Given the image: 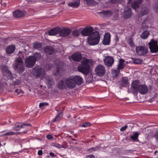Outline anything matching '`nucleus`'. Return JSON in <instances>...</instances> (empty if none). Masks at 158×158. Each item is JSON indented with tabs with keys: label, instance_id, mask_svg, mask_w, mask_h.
Listing matches in <instances>:
<instances>
[{
	"label": "nucleus",
	"instance_id": "27",
	"mask_svg": "<svg viewBox=\"0 0 158 158\" xmlns=\"http://www.w3.org/2000/svg\"><path fill=\"white\" fill-rule=\"evenodd\" d=\"M131 16V9L130 8H128L125 10L124 17L126 19L130 18Z\"/></svg>",
	"mask_w": 158,
	"mask_h": 158
},
{
	"label": "nucleus",
	"instance_id": "10",
	"mask_svg": "<svg viewBox=\"0 0 158 158\" xmlns=\"http://www.w3.org/2000/svg\"><path fill=\"white\" fill-rule=\"evenodd\" d=\"M140 85L139 80H135L132 82L131 84V89L133 94H137L138 89Z\"/></svg>",
	"mask_w": 158,
	"mask_h": 158
},
{
	"label": "nucleus",
	"instance_id": "60",
	"mask_svg": "<svg viewBox=\"0 0 158 158\" xmlns=\"http://www.w3.org/2000/svg\"><path fill=\"white\" fill-rule=\"evenodd\" d=\"M71 139H72V140L73 141L76 140V139L74 138H72Z\"/></svg>",
	"mask_w": 158,
	"mask_h": 158
},
{
	"label": "nucleus",
	"instance_id": "5",
	"mask_svg": "<svg viewBox=\"0 0 158 158\" xmlns=\"http://www.w3.org/2000/svg\"><path fill=\"white\" fill-rule=\"evenodd\" d=\"M157 41L152 39L148 43L149 48L151 53H157L158 52V45Z\"/></svg>",
	"mask_w": 158,
	"mask_h": 158
},
{
	"label": "nucleus",
	"instance_id": "23",
	"mask_svg": "<svg viewBox=\"0 0 158 158\" xmlns=\"http://www.w3.org/2000/svg\"><path fill=\"white\" fill-rule=\"evenodd\" d=\"M80 0H73L72 2L68 4V5L74 8H77L80 6Z\"/></svg>",
	"mask_w": 158,
	"mask_h": 158
},
{
	"label": "nucleus",
	"instance_id": "19",
	"mask_svg": "<svg viewBox=\"0 0 158 158\" xmlns=\"http://www.w3.org/2000/svg\"><path fill=\"white\" fill-rule=\"evenodd\" d=\"M44 52L47 55H51L54 52V49L51 46H46L44 48Z\"/></svg>",
	"mask_w": 158,
	"mask_h": 158
},
{
	"label": "nucleus",
	"instance_id": "29",
	"mask_svg": "<svg viewBox=\"0 0 158 158\" xmlns=\"http://www.w3.org/2000/svg\"><path fill=\"white\" fill-rule=\"evenodd\" d=\"M105 16L107 17H110L112 15L113 12L112 11L109 10L106 11L103 10L101 12Z\"/></svg>",
	"mask_w": 158,
	"mask_h": 158
},
{
	"label": "nucleus",
	"instance_id": "62",
	"mask_svg": "<svg viewBox=\"0 0 158 158\" xmlns=\"http://www.w3.org/2000/svg\"><path fill=\"white\" fill-rule=\"evenodd\" d=\"M1 146H2V145L1 144V143L0 142V147H1Z\"/></svg>",
	"mask_w": 158,
	"mask_h": 158
},
{
	"label": "nucleus",
	"instance_id": "53",
	"mask_svg": "<svg viewBox=\"0 0 158 158\" xmlns=\"http://www.w3.org/2000/svg\"><path fill=\"white\" fill-rule=\"evenodd\" d=\"M47 138L48 139H51L53 138V137L51 135L48 134L47 135Z\"/></svg>",
	"mask_w": 158,
	"mask_h": 158
},
{
	"label": "nucleus",
	"instance_id": "61",
	"mask_svg": "<svg viewBox=\"0 0 158 158\" xmlns=\"http://www.w3.org/2000/svg\"><path fill=\"white\" fill-rule=\"evenodd\" d=\"M70 132H71V133H72L74 132L73 131H70Z\"/></svg>",
	"mask_w": 158,
	"mask_h": 158
},
{
	"label": "nucleus",
	"instance_id": "46",
	"mask_svg": "<svg viewBox=\"0 0 158 158\" xmlns=\"http://www.w3.org/2000/svg\"><path fill=\"white\" fill-rule=\"evenodd\" d=\"M6 73V76L7 77H9L12 76V73L11 71H10L9 70H8L5 73Z\"/></svg>",
	"mask_w": 158,
	"mask_h": 158
},
{
	"label": "nucleus",
	"instance_id": "52",
	"mask_svg": "<svg viewBox=\"0 0 158 158\" xmlns=\"http://www.w3.org/2000/svg\"><path fill=\"white\" fill-rule=\"evenodd\" d=\"M49 155L52 157V158H53L55 157L56 156L53 153L51 152L49 153Z\"/></svg>",
	"mask_w": 158,
	"mask_h": 158
},
{
	"label": "nucleus",
	"instance_id": "51",
	"mask_svg": "<svg viewBox=\"0 0 158 158\" xmlns=\"http://www.w3.org/2000/svg\"><path fill=\"white\" fill-rule=\"evenodd\" d=\"M20 84V81L19 80H16L15 82V85H19Z\"/></svg>",
	"mask_w": 158,
	"mask_h": 158
},
{
	"label": "nucleus",
	"instance_id": "13",
	"mask_svg": "<svg viewBox=\"0 0 158 158\" xmlns=\"http://www.w3.org/2000/svg\"><path fill=\"white\" fill-rule=\"evenodd\" d=\"M94 31L93 27H86L81 31V33L84 36H90L92 35Z\"/></svg>",
	"mask_w": 158,
	"mask_h": 158
},
{
	"label": "nucleus",
	"instance_id": "24",
	"mask_svg": "<svg viewBox=\"0 0 158 158\" xmlns=\"http://www.w3.org/2000/svg\"><path fill=\"white\" fill-rule=\"evenodd\" d=\"M148 91V87L146 86L143 85H140L138 90V91L142 94L147 93Z\"/></svg>",
	"mask_w": 158,
	"mask_h": 158
},
{
	"label": "nucleus",
	"instance_id": "28",
	"mask_svg": "<svg viewBox=\"0 0 158 158\" xmlns=\"http://www.w3.org/2000/svg\"><path fill=\"white\" fill-rule=\"evenodd\" d=\"M128 84V81L127 77H123L121 79L120 83V85L121 86L123 87H127Z\"/></svg>",
	"mask_w": 158,
	"mask_h": 158
},
{
	"label": "nucleus",
	"instance_id": "12",
	"mask_svg": "<svg viewBox=\"0 0 158 158\" xmlns=\"http://www.w3.org/2000/svg\"><path fill=\"white\" fill-rule=\"evenodd\" d=\"M69 58L72 59L74 61L78 62L81 60L82 55L80 52H77L73 53Z\"/></svg>",
	"mask_w": 158,
	"mask_h": 158
},
{
	"label": "nucleus",
	"instance_id": "48",
	"mask_svg": "<svg viewBox=\"0 0 158 158\" xmlns=\"http://www.w3.org/2000/svg\"><path fill=\"white\" fill-rule=\"evenodd\" d=\"M55 146L58 148H65L64 147L63 145H60L59 144H56L55 145Z\"/></svg>",
	"mask_w": 158,
	"mask_h": 158
},
{
	"label": "nucleus",
	"instance_id": "36",
	"mask_svg": "<svg viewBox=\"0 0 158 158\" xmlns=\"http://www.w3.org/2000/svg\"><path fill=\"white\" fill-rule=\"evenodd\" d=\"M80 33V31L78 30H73L72 32V35L74 36H77L79 35Z\"/></svg>",
	"mask_w": 158,
	"mask_h": 158
},
{
	"label": "nucleus",
	"instance_id": "18",
	"mask_svg": "<svg viewBox=\"0 0 158 158\" xmlns=\"http://www.w3.org/2000/svg\"><path fill=\"white\" fill-rule=\"evenodd\" d=\"M26 12L25 10H15L13 12V15L15 18H19L25 16Z\"/></svg>",
	"mask_w": 158,
	"mask_h": 158
},
{
	"label": "nucleus",
	"instance_id": "42",
	"mask_svg": "<svg viewBox=\"0 0 158 158\" xmlns=\"http://www.w3.org/2000/svg\"><path fill=\"white\" fill-rule=\"evenodd\" d=\"M16 133L14 132H10L6 133L3 134L2 135H16Z\"/></svg>",
	"mask_w": 158,
	"mask_h": 158
},
{
	"label": "nucleus",
	"instance_id": "32",
	"mask_svg": "<svg viewBox=\"0 0 158 158\" xmlns=\"http://www.w3.org/2000/svg\"><path fill=\"white\" fill-rule=\"evenodd\" d=\"M63 116V112H60L56 116L55 118L53 120V122H55L56 121H59L62 118Z\"/></svg>",
	"mask_w": 158,
	"mask_h": 158
},
{
	"label": "nucleus",
	"instance_id": "43",
	"mask_svg": "<svg viewBox=\"0 0 158 158\" xmlns=\"http://www.w3.org/2000/svg\"><path fill=\"white\" fill-rule=\"evenodd\" d=\"M15 92L17 94V95L21 94L20 95V96L22 95L23 94V92L20 89H17L15 90Z\"/></svg>",
	"mask_w": 158,
	"mask_h": 158
},
{
	"label": "nucleus",
	"instance_id": "6",
	"mask_svg": "<svg viewBox=\"0 0 158 158\" xmlns=\"http://www.w3.org/2000/svg\"><path fill=\"white\" fill-rule=\"evenodd\" d=\"M135 50L137 54L139 56H144L148 52V48L146 46H137Z\"/></svg>",
	"mask_w": 158,
	"mask_h": 158
},
{
	"label": "nucleus",
	"instance_id": "14",
	"mask_svg": "<svg viewBox=\"0 0 158 158\" xmlns=\"http://www.w3.org/2000/svg\"><path fill=\"white\" fill-rule=\"evenodd\" d=\"M104 61L105 65L108 67H110L113 64L114 60L113 57L107 56L105 57Z\"/></svg>",
	"mask_w": 158,
	"mask_h": 158
},
{
	"label": "nucleus",
	"instance_id": "4",
	"mask_svg": "<svg viewBox=\"0 0 158 158\" xmlns=\"http://www.w3.org/2000/svg\"><path fill=\"white\" fill-rule=\"evenodd\" d=\"M34 74L37 77H40L41 79L46 77V74L44 69L41 67H38L33 69Z\"/></svg>",
	"mask_w": 158,
	"mask_h": 158
},
{
	"label": "nucleus",
	"instance_id": "2",
	"mask_svg": "<svg viewBox=\"0 0 158 158\" xmlns=\"http://www.w3.org/2000/svg\"><path fill=\"white\" fill-rule=\"evenodd\" d=\"M100 38L99 33L98 31H95L88 38V44L91 45L97 44Z\"/></svg>",
	"mask_w": 158,
	"mask_h": 158
},
{
	"label": "nucleus",
	"instance_id": "9",
	"mask_svg": "<svg viewBox=\"0 0 158 158\" xmlns=\"http://www.w3.org/2000/svg\"><path fill=\"white\" fill-rule=\"evenodd\" d=\"M31 125V124H25L24 123H15L13 127V130L14 131H19L21 128L27 129L28 126Z\"/></svg>",
	"mask_w": 158,
	"mask_h": 158
},
{
	"label": "nucleus",
	"instance_id": "44",
	"mask_svg": "<svg viewBox=\"0 0 158 158\" xmlns=\"http://www.w3.org/2000/svg\"><path fill=\"white\" fill-rule=\"evenodd\" d=\"M2 69L4 72L5 73L6 71H7L9 69H8V67L7 65H4L3 66Z\"/></svg>",
	"mask_w": 158,
	"mask_h": 158
},
{
	"label": "nucleus",
	"instance_id": "30",
	"mask_svg": "<svg viewBox=\"0 0 158 158\" xmlns=\"http://www.w3.org/2000/svg\"><path fill=\"white\" fill-rule=\"evenodd\" d=\"M41 43L38 42H35L33 44V47L34 49H38L42 47Z\"/></svg>",
	"mask_w": 158,
	"mask_h": 158
},
{
	"label": "nucleus",
	"instance_id": "17",
	"mask_svg": "<svg viewBox=\"0 0 158 158\" xmlns=\"http://www.w3.org/2000/svg\"><path fill=\"white\" fill-rule=\"evenodd\" d=\"M70 33L71 30L69 28L61 29L60 28L59 33L61 36L62 37H64L69 35Z\"/></svg>",
	"mask_w": 158,
	"mask_h": 158
},
{
	"label": "nucleus",
	"instance_id": "21",
	"mask_svg": "<svg viewBox=\"0 0 158 158\" xmlns=\"http://www.w3.org/2000/svg\"><path fill=\"white\" fill-rule=\"evenodd\" d=\"M110 35L109 33L105 34L103 40V44L105 45L109 44L110 42Z\"/></svg>",
	"mask_w": 158,
	"mask_h": 158
},
{
	"label": "nucleus",
	"instance_id": "57",
	"mask_svg": "<svg viewBox=\"0 0 158 158\" xmlns=\"http://www.w3.org/2000/svg\"><path fill=\"white\" fill-rule=\"evenodd\" d=\"M94 151H98L100 149V147L99 146H97L95 147H94Z\"/></svg>",
	"mask_w": 158,
	"mask_h": 158
},
{
	"label": "nucleus",
	"instance_id": "34",
	"mask_svg": "<svg viewBox=\"0 0 158 158\" xmlns=\"http://www.w3.org/2000/svg\"><path fill=\"white\" fill-rule=\"evenodd\" d=\"M46 81L48 87L49 88L51 87L53 83V81H52V79L49 77H47L46 79Z\"/></svg>",
	"mask_w": 158,
	"mask_h": 158
},
{
	"label": "nucleus",
	"instance_id": "15",
	"mask_svg": "<svg viewBox=\"0 0 158 158\" xmlns=\"http://www.w3.org/2000/svg\"><path fill=\"white\" fill-rule=\"evenodd\" d=\"M125 60L121 59L119 60L118 64V65L117 69L115 70L116 73L115 76H117L118 75L120 72V70L124 68L125 66V64L123 63Z\"/></svg>",
	"mask_w": 158,
	"mask_h": 158
},
{
	"label": "nucleus",
	"instance_id": "33",
	"mask_svg": "<svg viewBox=\"0 0 158 158\" xmlns=\"http://www.w3.org/2000/svg\"><path fill=\"white\" fill-rule=\"evenodd\" d=\"M149 32L147 31H144L141 35V37L143 39H147L149 35Z\"/></svg>",
	"mask_w": 158,
	"mask_h": 158
},
{
	"label": "nucleus",
	"instance_id": "58",
	"mask_svg": "<svg viewBox=\"0 0 158 158\" xmlns=\"http://www.w3.org/2000/svg\"><path fill=\"white\" fill-rule=\"evenodd\" d=\"M148 13L147 10H144L142 12V14L143 15H146Z\"/></svg>",
	"mask_w": 158,
	"mask_h": 158
},
{
	"label": "nucleus",
	"instance_id": "35",
	"mask_svg": "<svg viewBox=\"0 0 158 158\" xmlns=\"http://www.w3.org/2000/svg\"><path fill=\"white\" fill-rule=\"evenodd\" d=\"M139 135V134L137 132H134L133 135L131 136L130 138L131 139L135 140L138 139Z\"/></svg>",
	"mask_w": 158,
	"mask_h": 158
},
{
	"label": "nucleus",
	"instance_id": "31",
	"mask_svg": "<svg viewBox=\"0 0 158 158\" xmlns=\"http://www.w3.org/2000/svg\"><path fill=\"white\" fill-rule=\"evenodd\" d=\"M31 56L33 57V58L35 59L36 61L37 60H40L41 57L40 53L37 52L35 53L34 55Z\"/></svg>",
	"mask_w": 158,
	"mask_h": 158
},
{
	"label": "nucleus",
	"instance_id": "49",
	"mask_svg": "<svg viewBox=\"0 0 158 158\" xmlns=\"http://www.w3.org/2000/svg\"><path fill=\"white\" fill-rule=\"evenodd\" d=\"M127 127L128 126L127 125H126L122 127L120 129V131H125Z\"/></svg>",
	"mask_w": 158,
	"mask_h": 158
},
{
	"label": "nucleus",
	"instance_id": "7",
	"mask_svg": "<svg viewBox=\"0 0 158 158\" xmlns=\"http://www.w3.org/2000/svg\"><path fill=\"white\" fill-rule=\"evenodd\" d=\"M31 56H29L25 60L26 66L28 68H32L35 65L36 61Z\"/></svg>",
	"mask_w": 158,
	"mask_h": 158
},
{
	"label": "nucleus",
	"instance_id": "55",
	"mask_svg": "<svg viewBox=\"0 0 158 158\" xmlns=\"http://www.w3.org/2000/svg\"><path fill=\"white\" fill-rule=\"evenodd\" d=\"M38 154L39 156H41L43 154V151L42 150H39L38 151Z\"/></svg>",
	"mask_w": 158,
	"mask_h": 158
},
{
	"label": "nucleus",
	"instance_id": "54",
	"mask_svg": "<svg viewBox=\"0 0 158 158\" xmlns=\"http://www.w3.org/2000/svg\"><path fill=\"white\" fill-rule=\"evenodd\" d=\"M86 157H89L90 158H95V156L93 154L88 155Z\"/></svg>",
	"mask_w": 158,
	"mask_h": 158
},
{
	"label": "nucleus",
	"instance_id": "45",
	"mask_svg": "<svg viewBox=\"0 0 158 158\" xmlns=\"http://www.w3.org/2000/svg\"><path fill=\"white\" fill-rule=\"evenodd\" d=\"M86 3L89 5H92L94 3L93 0H85Z\"/></svg>",
	"mask_w": 158,
	"mask_h": 158
},
{
	"label": "nucleus",
	"instance_id": "47",
	"mask_svg": "<svg viewBox=\"0 0 158 158\" xmlns=\"http://www.w3.org/2000/svg\"><path fill=\"white\" fill-rule=\"evenodd\" d=\"M120 0H110V2L112 4L118 3H119Z\"/></svg>",
	"mask_w": 158,
	"mask_h": 158
},
{
	"label": "nucleus",
	"instance_id": "20",
	"mask_svg": "<svg viewBox=\"0 0 158 158\" xmlns=\"http://www.w3.org/2000/svg\"><path fill=\"white\" fill-rule=\"evenodd\" d=\"M60 27H56L51 29L48 32V35H55L59 34Z\"/></svg>",
	"mask_w": 158,
	"mask_h": 158
},
{
	"label": "nucleus",
	"instance_id": "1",
	"mask_svg": "<svg viewBox=\"0 0 158 158\" xmlns=\"http://www.w3.org/2000/svg\"><path fill=\"white\" fill-rule=\"evenodd\" d=\"M85 59L81 63L78 68L77 70L79 72H81L84 74H87L89 72L90 66L89 64L91 62L92 60L83 58Z\"/></svg>",
	"mask_w": 158,
	"mask_h": 158
},
{
	"label": "nucleus",
	"instance_id": "63",
	"mask_svg": "<svg viewBox=\"0 0 158 158\" xmlns=\"http://www.w3.org/2000/svg\"><path fill=\"white\" fill-rule=\"evenodd\" d=\"M27 132V131H24V132H24V133H26V132Z\"/></svg>",
	"mask_w": 158,
	"mask_h": 158
},
{
	"label": "nucleus",
	"instance_id": "56",
	"mask_svg": "<svg viewBox=\"0 0 158 158\" xmlns=\"http://www.w3.org/2000/svg\"><path fill=\"white\" fill-rule=\"evenodd\" d=\"M155 137L158 142V131L156 132Z\"/></svg>",
	"mask_w": 158,
	"mask_h": 158
},
{
	"label": "nucleus",
	"instance_id": "39",
	"mask_svg": "<svg viewBox=\"0 0 158 158\" xmlns=\"http://www.w3.org/2000/svg\"><path fill=\"white\" fill-rule=\"evenodd\" d=\"M91 125V124L89 122H87L84 123L81 126V127H90Z\"/></svg>",
	"mask_w": 158,
	"mask_h": 158
},
{
	"label": "nucleus",
	"instance_id": "41",
	"mask_svg": "<svg viewBox=\"0 0 158 158\" xmlns=\"http://www.w3.org/2000/svg\"><path fill=\"white\" fill-rule=\"evenodd\" d=\"M48 105V103L47 102H44L41 103L39 104V107L41 108H43L44 106H47Z\"/></svg>",
	"mask_w": 158,
	"mask_h": 158
},
{
	"label": "nucleus",
	"instance_id": "8",
	"mask_svg": "<svg viewBox=\"0 0 158 158\" xmlns=\"http://www.w3.org/2000/svg\"><path fill=\"white\" fill-rule=\"evenodd\" d=\"M95 72L97 75L101 77L103 76L106 72L105 67L101 64L98 65L95 69Z\"/></svg>",
	"mask_w": 158,
	"mask_h": 158
},
{
	"label": "nucleus",
	"instance_id": "11",
	"mask_svg": "<svg viewBox=\"0 0 158 158\" xmlns=\"http://www.w3.org/2000/svg\"><path fill=\"white\" fill-rule=\"evenodd\" d=\"M68 88L73 89L76 86L73 76H71L65 79Z\"/></svg>",
	"mask_w": 158,
	"mask_h": 158
},
{
	"label": "nucleus",
	"instance_id": "26",
	"mask_svg": "<svg viewBox=\"0 0 158 158\" xmlns=\"http://www.w3.org/2000/svg\"><path fill=\"white\" fill-rule=\"evenodd\" d=\"M15 49V47L14 45H11L7 48L6 52L7 54H11L14 52Z\"/></svg>",
	"mask_w": 158,
	"mask_h": 158
},
{
	"label": "nucleus",
	"instance_id": "3",
	"mask_svg": "<svg viewBox=\"0 0 158 158\" xmlns=\"http://www.w3.org/2000/svg\"><path fill=\"white\" fill-rule=\"evenodd\" d=\"M15 62V64L14 65L15 71L19 73H22L25 70V66L22 59L20 57L17 58Z\"/></svg>",
	"mask_w": 158,
	"mask_h": 158
},
{
	"label": "nucleus",
	"instance_id": "38",
	"mask_svg": "<svg viewBox=\"0 0 158 158\" xmlns=\"http://www.w3.org/2000/svg\"><path fill=\"white\" fill-rule=\"evenodd\" d=\"M128 44L131 47H133L135 45V43L133 40L131 38H129L128 40Z\"/></svg>",
	"mask_w": 158,
	"mask_h": 158
},
{
	"label": "nucleus",
	"instance_id": "40",
	"mask_svg": "<svg viewBox=\"0 0 158 158\" xmlns=\"http://www.w3.org/2000/svg\"><path fill=\"white\" fill-rule=\"evenodd\" d=\"M133 60L134 63L136 64H140L142 62V60L141 59L137 58H133Z\"/></svg>",
	"mask_w": 158,
	"mask_h": 158
},
{
	"label": "nucleus",
	"instance_id": "50",
	"mask_svg": "<svg viewBox=\"0 0 158 158\" xmlns=\"http://www.w3.org/2000/svg\"><path fill=\"white\" fill-rule=\"evenodd\" d=\"M94 151V147H92L87 150V152L89 153L91 152Z\"/></svg>",
	"mask_w": 158,
	"mask_h": 158
},
{
	"label": "nucleus",
	"instance_id": "37",
	"mask_svg": "<svg viewBox=\"0 0 158 158\" xmlns=\"http://www.w3.org/2000/svg\"><path fill=\"white\" fill-rule=\"evenodd\" d=\"M57 75H61V73L63 72V69L62 68L60 67H59L58 66H57Z\"/></svg>",
	"mask_w": 158,
	"mask_h": 158
},
{
	"label": "nucleus",
	"instance_id": "64",
	"mask_svg": "<svg viewBox=\"0 0 158 158\" xmlns=\"http://www.w3.org/2000/svg\"><path fill=\"white\" fill-rule=\"evenodd\" d=\"M74 136H75V137H76V135H74Z\"/></svg>",
	"mask_w": 158,
	"mask_h": 158
},
{
	"label": "nucleus",
	"instance_id": "22",
	"mask_svg": "<svg viewBox=\"0 0 158 158\" xmlns=\"http://www.w3.org/2000/svg\"><path fill=\"white\" fill-rule=\"evenodd\" d=\"M73 78L75 82L76 85H81L83 82V79L82 78L78 76H76L73 77Z\"/></svg>",
	"mask_w": 158,
	"mask_h": 158
},
{
	"label": "nucleus",
	"instance_id": "16",
	"mask_svg": "<svg viewBox=\"0 0 158 158\" xmlns=\"http://www.w3.org/2000/svg\"><path fill=\"white\" fill-rule=\"evenodd\" d=\"M57 87L60 90L66 89L68 88L65 79L60 81L57 84Z\"/></svg>",
	"mask_w": 158,
	"mask_h": 158
},
{
	"label": "nucleus",
	"instance_id": "59",
	"mask_svg": "<svg viewBox=\"0 0 158 158\" xmlns=\"http://www.w3.org/2000/svg\"><path fill=\"white\" fill-rule=\"evenodd\" d=\"M131 2H132V0H128V3H131Z\"/></svg>",
	"mask_w": 158,
	"mask_h": 158
},
{
	"label": "nucleus",
	"instance_id": "25",
	"mask_svg": "<svg viewBox=\"0 0 158 158\" xmlns=\"http://www.w3.org/2000/svg\"><path fill=\"white\" fill-rule=\"evenodd\" d=\"M142 1V0H137L135 1L131 4L132 7L135 10L138 8L140 7Z\"/></svg>",
	"mask_w": 158,
	"mask_h": 158
}]
</instances>
